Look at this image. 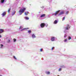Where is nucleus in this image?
Returning a JSON list of instances; mask_svg holds the SVG:
<instances>
[{"instance_id": "obj_1", "label": "nucleus", "mask_w": 76, "mask_h": 76, "mask_svg": "<svg viewBox=\"0 0 76 76\" xmlns=\"http://www.w3.org/2000/svg\"><path fill=\"white\" fill-rule=\"evenodd\" d=\"M25 10H26V8H24L23 9H22L20 10L18 12L20 15H22V13H23Z\"/></svg>"}, {"instance_id": "obj_2", "label": "nucleus", "mask_w": 76, "mask_h": 76, "mask_svg": "<svg viewBox=\"0 0 76 76\" xmlns=\"http://www.w3.org/2000/svg\"><path fill=\"white\" fill-rule=\"evenodd\" d=\"M45 26V24L44 23H42L40 25L41 28H44Z\"/></svg>"}, {"instance_id": "obj_3", "label": "nucleus", "mask_w": 76, "mask_h": 76, "mask_svg": "<svg viewBox=\"0 0 76 76\" xmlns=\"http://www.w3.org/2000/svg\"><path fill=\"white\" fill-rule=\"evenodd\" d=\"M60 10H59L58 11H56L55 14V16H56V15H58V13H59V12H60Z\"/></svg>"}, {"instance_id": "obj_4", "label": "nucleus", "mask_w": 76, "mask_h": 76, "mask_svg": "<svg viewBox=\"0 0 76 76\" xmlns=\"http://www.w3.org/2000/svg\"><path fill=\"white\" fill-rule=\"evenodd\" d=\"M64 13V11H61L60 12V13H59V15H63Z\"/></svg>"}, {"instance_id": "obj_5", "label": "nucleus", "mask_w": 76, "mask_h": 76, "mask_svg": "<svg viewBox=\"0 0 76 76\" xmlns=\"http://www.w3.org/2000/svg\"><path fill=\"white\" fill-rule=\"evenodd\" d=\"M51 40L52 41H54V40H55V37H52L51 38Z\"/></svg>"}, {"instance_id": "obj_6", "label": "nucleus", "mask_w": 76, "mask_h": 76, "mask_svg": "<svg viewBox=\"0 0 76 76\" xmlns=\"http://www.w3.org/2000/svg\"><path fill=\"white\" fill-rule=\"evenodd\" d=\"M29 28H23V29H21L20 30V31H24V30H26V29H28Z\"/></svg>"}, {"instance_id": "obj_7", "label": "nucleus", "mask_w": 76, "mask_h": 76, "mask_svg": "<svg viewBox=\"0 0 76 76\" xmlns=\"http://www.w3.org/2000/svg\"><path fill=\"white\" fill-rule=\"evenodd\" d=\"M45 15L43 14L42 15H41L40 17H41V18H42L43 17H45Z\"/></svg>"}, {"instance_id": "obj_8", "label": "nucleus", "mask_w": 76, "mask_h": 76, "mask_svg": "<svg viewBox=\"0 0 76 76\" xmlns=\"http://www.w3.org/2000/svg\"><path fill=\"white\" fill-rule=\"evenodd\" d=\"M58 23V21L57 20H55L54 22L53 23L54 24H56V23Z\"/></svg>"}, {"instance_id": "obj_9", "label": "nucleus", "mask_w": 76, "mask_h": 76, "mask_svg": "<svg viewBox=\"0 0 76 76\" xmlns=\"http://www.w3.org/2000/svg\"><path fill=\"white\" fill-rule=\"evenodd\" d=\"M28 14H29V12L27 11V12H25V15H26V16H27V15H28Z\"/></svg>"}, {"instance_id": "obj_10", "label": "nucleus", "mask_w": 76, "mask_h": 76, "mask_svg": "<svg viewBox=\"0 0 76 76\" xmlns=\"http://www.w3.org/2000/svg\"><path fill=\"white\" fill-rule=\"evenodd\" d=\"M4 31L3 29H0V34L2 33Z\"/></svg>"}, {"instance_id": "obj_11", "label": "nucleus", "mask_w": 76, "mask_h": 76, "mask_svg": "<svg viewBox=\"0 0 76 76\" xmlns=\"http://www.w3.org/2000/svg\"><path fill=\"white\" fill-rule=\"evenodd\" d=\"M32 38H36V37H35V35L34 34H32Z\"/></svg>"}, {"instance_id": "obj_12", "label": "nucleus", "mask_w": 76, "mask_h": 76, "mask_svg": "<svg viewBox=\"0 0 76 76\" xmlns=\"http://www.w3.org/2000/svg\"><path fill=\"white\" fill-rule=\"evenodd\" d=\"M4 1H5V0H1V3H3L4 2Z\"/></svg>"}, {"instance_id": "obj_13", "label": "nucleus", "mask_w": 76, "mask_h": 76, "mask_svg": "<svg viewBox=\"0 0 76 76\" xmlns=\"http://www.w3.org/2000/svg\"><path fill=\"white\" fill-rule=\"evenodd\" d=\"M6 12H4L2 13V16H5L6 15Z\"/></svg>"}, {"instance_id": "obj_14", "label": "nucleus", "mask_w": 76, "mask_h": 76, "mask_svg": "<svg viewBox=\"0 0 76 76\" xmlns=\"http://www.w3.org/2000/svg\"><path fill=\"white\" fill-rule=\"evenodd\" d=\"M25 19H26V20H28L29 19V18L27 17H25Z\"/></svg>"}, {"instance_id": "obj_15", "label": "nucleus", "mask_w": 76, "mask_h": 76, "mask_svg": "<svg viewBox=\"0 0 76 76\" xmlns=\"http://www.w3.org/2000/svg\"><path fill=\"white\" fill-rule=\"evenodd\" d=\"M10 10H11V9H10V8L9 9L8 11V13H9L10 12Z\"/></svg>"}, {"instance_id": "obj_16", "label": "nucleus", "mask_w": 76, "mask_h": 76, "mask_svg": "<svg viewBox=\"0 0 76 76\" xmlns=\"http://www.w3.org/2000/svg\"><path fill=\"white\" fill-rule=\"evenodd\" d=\"M46 74H47V75H50V72H46Z\"/></svg>"}, {"instance_id": "obj_17", "label": "nucleus", "mask_w": 76, "mask_h": 76, "mask_svg": "<svg viewBox=\"0 0 76 76\" xmlns=\"http://www.w3.org/2000/svg\"><path fill=\"white\" fill-rule=\"evenodd\" d=\"M68 39L69 40H70V39H71L72 38H71V37H70V36H69L68 37Z\"/></svg>"}, {"instance_id": "obj_18", "label": "nucleus", "mask_w": 76, "mask_h": 76, "mask_svg": "<svg viewBox=\"0 0 76 76\" xmlns=\"http://www.w3.org/2000/svg\"><path fill=\"white\" fill-rule=\"evenodd\" d=\"M28 33H29V34H31V30L28 31Z\"/></svg>"}, {"instance_id": "obj_19", "label": "nucleus", "mask_w": 76, "mask_h": 76, "mask_svg": "<svg viewBox=\"0 0 76 76\" xmlns=\"http://www.w3.org/2000/svg\"><path fill=\"white\" fill-rule=\"evenodd\" d=\"M7 42L8 43H9V42H10V40H8L7 41Z\"/></svg>"}, {"instance_id": "obj_20", "label": "nucleus", "mask_w": 76, "mask_h": 76, "mask_svg": "<svg viewBox=\"0 0 76 76\" xmlns=\"http://www.w3.org/2000/svg\"><path fill=\"white\" fill-rule=\"evenodd\" d=\"M14 42H16V39H13Z\"/></svg>"}, {"instance_id": "obj_21", "label": "nucleus", "mask_w": 76, "mask_h": 76, "mask_svg": "<svg viewBox=\"0 0 76 76\" xmlns=\"http://www.w3.org/2000/svg\"><path fill=\"white\" fill-rule=\"evenodd\" d=\"M65 18H66V17H64L63 19H62V20H64L65 19Z\"/></svg>"}, {"instance_id": "obj_22", "label": "nucleus", "mask_w": 76, "mask_h": 76, "mask_svg": "<svg viewBox=\"0 0 76 76\" xmlns=\"http://www.w3.org/2000/svg\"><path fill=\"white\" fill-rule=\"evenodd\" d=\"M66 30H69V29L68 28V27H66L65 28Z\"/></svg>"}, {"instance_id": "obj_23", "label": "nucleus", "mask_w": 76, "mask_h": 76, "mask_svg": "<svg viewBox=\"0 0 76 76\" xmlns=\"http://www.w3.org/2000/svg\"><path fill=\"white\" fill-rule=\"evenodd\" d=\"M67 40V39H66L64 40V42H66Z\"/></svg>"}, {"instance_id": "obj_24", "label": "nucleus", "mask_w": 76, "mask_h": 76, "mask_svg": "<svg viewBox=\"0 0 76 76\" xmlns=\"http://www.w3.org/2000/svg\"><path fill=\"white\" fill-rule=\"evenodd\" d=\"M61 70V68H59V69L58 71H60Z\"/></svg>"}, {"instance_id": "obj_25", "label": "nucleus", "mask_w": 76, "mask_h": 76, "mask_svg": "<svg viewBox=\"0 0 76 76\" xmlns=\"http://www.w3.org/2000/svg\"><path fill=\"white\" fill-rule=\"evenodd\" d=\"M68 13H69V11H66V14H68Z\"/></svg>"}, {"instance_id": "obj_26", "label": "nucleus", "mask_w": 76, "mask_h": 76, "mask_svg": "<svg viewBox=\"0 0 76 76\" xmlns=\"http://www.w3.org/2000/svg\"><path fill=\"white\" fill-rule=\"evenodd\" d=\"M42 51H43V50H42V49H41L40 51L41 52H42Z\"/></svg>"}, {"instance_id": "obj_27", "label": "nucleus", "mask_w": 76, "mask_h": 76, "mask_svg": "<svg viewBox=\"0 0 76 76\" xmlns=\"http://www.w3.org/2000/svg\"><path fill=\"white\" fill-rule=\"evenodd\" d=\"M54 47H53L52 48L51 50H53V49H54Z\"/></svg>"}, {"instance_id": "obj_28", "label": "nucleus", "mask_w": 76, "mask_h": 76, "mask_svg": "<svg viewBox=\"0 0 76 76\" xmlns=\"http://www.w3.org/2000/svg\"><path fill=\"white\" fill-rule=\"evenodd\" d=\"M14 58L15 59V60H16V57H15V56H14Z\"/></svg>"}, {"instance_id": "obj_29", "label": "nucleus", "mask_w": 76, "mask_h": 76, "mask_svg": "<svg viewBox=\"0 0 76 76\" xmlns=\"http://www.w3.org/2000/svg\"><path fill=\"white\" fill-rule=\"evenodd\" d=\"M69 24H67V25H66V26L67 27H68V26H69Z\"/></svg>"}, {"instance_id": "obj_30", "label": "nucleus", "mask_w": 76, "mask_h": 76, "mask_svg": "<svg viewBox=\"0 0 76 76\" xmlns=\"http://www.w3.org/2000/svg\"><path fill=\"white\" fill-rule=\"evenodd\" d=\"M15 12H16V11H15L13 13V15H15Z\"/></svg>"}, {"instance_id": "obj_31", "label": "nucleus", "mask_w": 76, "mask_h": 76, "mask_svg": "<svg viewBox=\"0 0 76 76\" xmlns=\"http://www.w3.org/2000/svg\"><path fill=\"white\" fill-rule=\"evenodd\" d=\"M20 28H21V29H22V28H23V27H22V26H20Z\"/></svg>"}, {"instance_id": "obj_32", "label": "nucleus", "mask_w": 76, "mask_h": 76, "mask_svg": "<svg viewBox=\"0 0 76 76\" xmlns=\"http://www.w3.org/2000/svg\"><path fill=\"white\" fill-rule=\"evenodd\" d=\"M67 37V36H66V35L65 34V36H64V37Z\"/></svg>"}, {"instance_id": "obj_33", "label": "nucleus", "mask_w": 76, "mask_h": 76, "mask_svg": "<svg viewBox=\"0 0 76 76\" xmlns=\"http://www.w3.org/2000/svg\"><path fill=\"white\" fill-rule=\"evenodd\" d=\"M1 47H3V45H1Z\"/></svg>"}, {"instance_id": "obj_34", "label": "nucleus", "mask_w": 76, "mask_h": 76, "mask_svg": "<svg viewBox=\"0 0 76 76\" xmlns=\"http://www.w3.org/2000/svg\"><path fill=\"white\" fill-rule=\"evenodd\" d=\"M69 28H70V26H68Z\"/></svg>"}, {"instance_id": "obj_35", "label": "nucleus", "mask_w": 76, "mask_h": 76, "mask_svg": "<svg viewBox=\"0 0 76 76\" xmlns=\"http://www.w3.org/2000/svg\"><path fill=\"white\" fill-rule=\"evenodd\" d=\"M21 29V28H20H20H19V29Z\"/></svg>"}, {"instance_id": "obj_36", "label": "nucleus", "mask_w": 76, "mask_h": 76, "mask_svg": "<svg viewBox=\"0 0 76 76\" xmlns=\"http://www.w3.org/2000/svg\"><path fill=\"white\" fill-rule=\"evenodd\" d=\"M1 35H0V38H1Z\"/></svg>"}]
</instances>
